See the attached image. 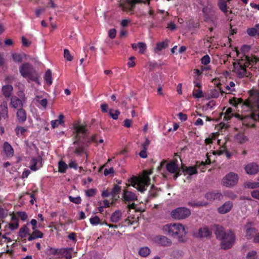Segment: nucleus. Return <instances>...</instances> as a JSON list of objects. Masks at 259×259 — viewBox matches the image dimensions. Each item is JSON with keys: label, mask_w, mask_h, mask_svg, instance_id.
<instances>
[{"label": "nucleus", "mask_w": 259, "mask_h": 259, "mask_svg": "<svg viewBox=\"0 0 259 259\" xmlns=\"http://www.w3.org/2000/svg\"><path fill=\"white\" fill-rule=\"evenodd\" d=\"M247 33L249 36L259 38V24L255 25L253 28L248 29Z\"/></svg>", "instance_id": "412c9836"}, {"label": "nucleus", "mask_w": 259, "mask_h": 259, "mask_svg": "<svg viewBox=\"0 0 259 259\" xmlns=\"http://www.w3.org/2000/svg\"><path fill=\"white\" fill-rule=\"evenodd\" d=\"M224 112V118L226 120H229L232 116L233 114L232 113V109L231 108H228L227 109L224 108L223 110Z\"/></svg>", "instance_id": "58836bf2"}, {"label": "nucleus", "mask_w": 259, "mask_h": 259, "mask_svg": "<svg viewBox=\"0 0 259 259\" xmlns=\"http://www.w3.org/2000/svg\"><path fill=\"white\" fill-rule=\"evenodd\" d=\"M191 214V211L189 209L185 207H178L171 211L170 215L171 217L176 220H183L188 218Z\"/></svg>", "instance_id": "0eeeda50"}, {"label": "nucleus", "mask_w": 259, "mask_h": 259, "mask_svg": "<svg viewBox=\"0 0 259 259\" xmlns=\"http://www.w3.org/2000/svg\"><path fill=\"white\" fill-rule=\"evenodd\" d=\"M194 97L197 98H200L203 97V93L202 90L200 89L194 90L193 93Z\"/></svg>", "instance_id": "5fc2aeb1"}, {"label": "nucleus", "mask_w": 259, "mask_h": 259, "mask_svg": "<svg viewBox=\"0 0 259 259\" xmlns=\"http://www.w3.org/2000/svg\"><path fill=\"white\" fill-rule=\"evenodd\" d=\"M132 47L134 50L138 48L139 49V53L141 54H143L147 49L146 44L142 42H138V44H133L132 45Z\"/></svg>", "instance_id": "4be33fe9"}, {"label": "nucleus", "mask_w": 259, "mask_h": 259, "mask_svg": "<svg viewBox=\"0 0 259 259\" xmlns=\"http://www.w3.org/2000/svg\"><path fill=\"white\" fill-rule=\"evenodd\" d=\"M45 79L48 84L51 85L52 83V72L50 69H48L45 74Z\"/></svg>", "instance_id": "4c0bfd02"}, {"label": "nucleus", "mask_w": 259, "mask_h": 259, "mask_svg": "<svg viewBox=\"0 0 259 259\" xmlns=\"http://www.w3.org/2000/svg\"><path fill=\"white\" fill-rule=\"evenodd\" d=\"M116 34V31L115 29H110L108 31V36L110 38L113 39L115 38Z\"/></svg>", "instance_id": "0e129e2a"}, {"label": "nucleus", "mask_w": 259, "mask_h": 259, "mask_svg": "<svg viewBox=\"0 0 259 259\" xmlns=\"http://www.w3.org/2000/svg\"><path fill=\"white\" fill-rule=\"evenodd\" d=\"M153 172V168L149 169H145L143 171V174L138 177L133 176L128 180V182L131 183V185L136 188L139 191L144 192L146 188L150 184V178L149 176Z\"/></svg>", "instance_id": "f03ea898"}, {"label": "nucleus", "mask_w": 259, "mask_h": 259, "mask_svg": "<svg viewBox=\"0 0 259 259\" xmlns=\"http://www.w3.org/2000/svg\"><path fill=\"white\" fill-rule=\"evenodd\" d=\"M75 136L76 138L78 139L79 141H83V140H84V141H86L85 140V137L86 136V129L85 128L84 126L77 124L75 125Z\"/></svg>", "instance_id": "9b49d317"}, {"label": "nucleus", "mask_w": 259, "mask_h": 259, "mask_svg": "<svg viewBox=\"0 0 259 259\" xmlns=\"http://www.w3.org/2000/svg\"><path fill=\"white\" fill-rule=\"evenodd\" d=\"M68 167L66 163H58V171L61 173H65Z\"/></svg>", "instance_id": "37998d69"}, {"label": "nucleus", "mask_w": 259, "mask_h": 259, "mask_svg": "<svg viewBox=\"0 0 259 259\" xmlns=\"http://www.w3.org/2000/svg\"><path fill=\"white\" fill-rule=\"evenodd\" d=\"M122 217V212L120 210H116L114 212L110 217V221L112 223H117Z\"/></svg>", "instance_id": "a878e982"}, {"label": "nucleus", "mask_w": 259, "mask_h": 259, "mask_svg": "<svg viewBox=\"0 0 259 259\" xmlns=\"http://www.w3.org/2000/svg\"><path fill=\"white\" fill-rule=\"evenodd\" d=\"M214 227V233L217 239H221L225 236L226 234V231H225L224 228L222 226L215 225Z\"/></svg>", "instance_id": "f3484780"}, {"label": "nucleus", "mask_w": 259, "mask_h": 259, "mask_svg": "<svg viewBox=\"0 0 259 259\" xmlns=\"http://www.w3.org/2000/svg\"><path fill=\"white\" fill-rule=\"evenodd\" d=\"M241 119L243 120V122H242L243 124L245 125L246 126H250V125L248 124L247 123H246V121L248 119H249V120L253 119V120H259V113H252L250 114V116L249 117L247 116V117H245L244 118H243L242 117V118H241Z\"/></svg>", "instance_id": "393cba45"}, {"label": "nucleus", "mask_w": 259, "mask_h": 259, "mask_svg": "<svg viewBox=\"0 0 259 259\" xmlns=\"http://www.w3.org/2000/svg\"><path fill=\"white\" fill-rule=\"evenodd\" d=\"M246 259H258V255L256 251L251 250L249 251L246 256Z\"/></svg>", "instance_id": "ea45409f"}, {"label": "nucleus", "mask_w": 259, "mask_h": 259, "mask_svg": "<svg viewBox=\"0 0 259 259\" xmlns=\"http://www.w3.org/2000/svg\"><path fill=\"white\" fill-rule=\"evenodd\" d=\"M253 223L248 222L245 225V237L247 239H250L253 237L255 234L257 232V230L254 227H251L253 226Z\"/></svg>", "instance_id": "f8f14e48"}, {"label": "nucleus", "mask_w": 259, "mask_h": 259, "mask_svg": "<svg viewBox=\"0 0 259 259\" xmlns=\"http://www.w3.org/2000/svg\"><path fill=\"white\" fill-rule=\"evenodd\" d=\"M64 57L67 61H71L72 60V56L67 49L64 50Z\"/></svg>", "instance_id": "864d4df0"}, {"label": "nucleus", "mask_w": 259, "mask_h": 259, "mask_svg": "<svg viewBox=\"0 0 259 259\" xmlns=\"http://www.w3.org/2000/svg\"><path fill=\"white\" fill-rule=\"evenodd\" d=\"M229 0H219V6L220 9L224 12H226L228 11L227 3Z\"/></svg>", "instance_id": "e433bc0d"}, {"label": "nucleus", "mask_w": 259, "mask_h": 259, "mask_svg": "<svg viewBox=\"0 0 259 259\" xmlns=\"http://www.w3.org/2000/svg\"><path fill=\"white\" fill-rule=\"evenodd\" d=\"M188 205L192 207H197L200 206H205L206 204L201 201H190L188 203Z\"/></svg>", "instance_id": "8fccbe9b"}, {"label": "nucleus", "mask_w": 259, "mask_h": 259, "mask_svg": "<svg viewBox=\"0 0 259 259\" xmlns=\"http://www.w3.org/2000/svg\"><path fill=\"white\" fill-rule=\"evenodd\" d=\"M114 173V170L113 167H111L108 168H105L104 169V175L105 176H107L110 174L113 175Z\"/></svg>", "instance_id": "4d7b16f0"}, {"label": "nucleus", "mask_w": 259, "mask_h": 259, "mask_svg": "<svg viewBox=\"0 0 259 259\" xmlns=\"http://www.w3.org/2000/svg\"><path fill=\"white\" fill-rule=\"evenodd\" d=\"M238 176L234 172H229L223 179L222 184L226 187H231L236 185L238 182Z\"/></svg>", "instance_id": "1a4fd4ad"}, {"label": "nucleus", "mask_w": 259, "mask_h": 259, "mask_svg": "<svg viewBox=\"0 0 259 259\" xmlns=\"http://www.w3.org/2000/svg\"><path fill=\"white\" fill-rule=\"evenodd\" d=\"M121 190V187L118 185H114L113 188L112 189L111 191V196L113 198H115L116 199V196L118 195Z\"/></svg>", "instance_id": "473e14b6"}, {"label": "nucleus", "mask_w": 259, "mask_h": 259, "mask_svg": "<svg viewBox=\"0 0 259 259\" xmlns=\"http://www.w3.org/2000/svg\"><path fill=\"white\" fill-rule=\"evenodd\" d=\"M27 235H30L29 229L26 226L24 225L20 229L19 236L21 238H25Z\"/></svg>", "instance_id": "2f4dec72"}, {"label": "nucleus", "mask_w": 259, "mask_h": 259, "mask_svg": "<svg viewBox=\"0 0 259 259\" xmlns=\"http://www.w3.org/2000/svg\"><path fill=\"white\" fill-rule=\"evenodd\" d=\"M249 65V58L247 56H244L241 59L234 62L233 72L239 78L248 76L249 73L246 68Z\"/></svg>", "instance_id": "20e7f679"}, {"label": "nucleus", "mask_w": 259, "mask_h": 259, "mask_svg": "<svg viewBox=\"0 0 259 259\" xmlns=\"http://www.w3.org/2000/svg\"><path fill=\"white\" fill-rule=\"evenodd\" d=\"M245 171L249 175H254L258 171V166L256 163H248L245 167Z\"/></svg>", "instance_id": "4468645a"}, {"label": "nucleus", "mask_w": 259, "mask_h": 259, "mask_svg": "<svg viewBox=\"0 0 259 259\" xmlns=\"http://www.w3.org/2000/svg\"><path fill=\"white\" fill-rule=\"evenodd\" d=\"M182 169L183 170L182 171V174L186 173L187 174L189 175H192L194 174H197V168L196 167H193V166L187 167L183 164Z\"/></svg>", "instance_id": "5701e85b"}, {"label": "nucleus", "mask_w": 259, "mask_h": 259, "mask_svg": "<svg viewBox=\"0 0 259 259\" xmlns=\"http://www.w3.org/2000/svg\"><path fill=\"white\" fill-rule=\"evenodd\" d=\"M205 197L208 200L213 201L214 200H221L223 197L222 193L218 191H212L207 193Z\"/></svg>", "instance_id": "ddd939ff"}, {"label": "nucleus", "mask_w": 259, "mask_h": 259, "mask_svg": "<svg viewBox=\"0 0 259 259\" xmlns=\"http://www.w3.org/2000/svg\"><path fill=\"white\" fill-rule=\"evenodd\" d=\"M226 195L232 200H235L237 198V196L233 192H228L226 194Z\"/></svg>", "instance_id": "680f3d73"}, {"label": "nucleus", "mask_w": 259, "mask_h": 259, "mask_svg": "<svg viewBox=\"0 0 259 259\" xmlns=\"http://www.w3.org/2000/svg\"><path fill=\"white\" fill-rule=\"evenodd\" d=\"M218 136V134H212L211 136V137H209L206 138L205 140V142L207 144H209L210 143H212L213 141H215L217 139V136Z\"/></svg>", "instance_id": "de8ad7c7"}, {"label": "nucleus", "mask_w": 259, "mask_h": 259, "mask_svg": "<svg viewBox=\"0 0 259 259\" xmlns=\"http://www.w3.org/2000/svg\"><path fill=\"white\" fill-rule=\"evenodd\" d=\"M11 105L15 108H20L22 106V101L16 97L11 99Z\"/></svg>", "instance_id": "72a5a7b5"}, {"label": "nucleus", "mask_w": 259, "mask_h": 259, "mask_svg": "<svg viewBox=\"0 0 259 259\" xmlns=\"http://www.w3.org/2000/svg\"><path fill=\"white\" fill-rule=\"evenodd\" d=\"M233 203L228 201L218 208V212L221 214H225L229 212L233 207Z\"/></svg>", "instance_id": "dca6fc26"}, {"label": "nucleus", "mask_w": 259, "mask_h": 259, "mask_svg": "<svg viewBox=\"0 0 259 259\" xmlns=\"http://www.w3.org/2000/svg\"><path fill=\"white\" fill-rule=\"evenodd\" d=\"M204 14L208 17H212L214 15L213 6L211 4H207L203 8Z\"/></svg>", "instance_id": "a211bd4d"}, {"label": "nucleus", "mask_w": 259, "mask_h": 259, "mask_svg": "<svg viewBox=\"0 0 259 259\" xmlns=\"http://www.w3.org/2000/svg\"><path fill=\"white\" fill-rule=\"evenodd\" d=\"M122 198L124 201L127 202L137 200V196L134 193L125 189L123 192Z\"/></svg>", "instance_id": "2eb2a0df"}, {"label": "nucleus", "mask_w": 259, "mask_h": 259, "mask_svg": "<svg viewBox=\"0 0 259 259\" xmlns=\"http://www.w3.org/2000/svg\"><path fill=\"white\" fill-rule=\"evenodd\" d=\"M2 91L5 97H9L13 91V87L11 85H5L3 87Z\"/></svg>", "instance_id": "f704fd0d"}, {"label": "nucleus", "mask_w": 259, "mask_h": 259, "mask_svg": "<svg viewBox=\"0 0 259 259\" xmlns=\"http://www.w3.org/2000/svg\"><path fill=\"white\" fill-rule=\"evenodd\" d=\"M234 87L235 83L233 81H231L229 84L226 87V90L229 92H233L235 90Z\"/></svg>", "instance_id": "e2e57ef3"}, {"label": "nucleus", "mask_w": 259, "mask_h": 259, "mask_svg": "<svg viewBox=\"0 0 259 259\" xmlns=\"http://www.w3.org/2000/svg\"><path fill=\"white\" fill-rule=\"evenodd\" d=\"M220 93H224L223 92L221 91L220 89H215L213 90H212L210 91V95L211 98H217L219 97Z\"/></svg>", "instance_id": "c03bdc74"}, {"label": "nucleus", "mask_w": 259, "mask_h": 259, "mask_svg": "<svg viewBox=\"0 0 259 259\" xmlns=\"http://www.w3.org/2000/svg\"><path fill=\"white\" fill-rule=\"evenodd\" d=\"M235 140L237 142L243 144L248 141V137L243 133H238L235 136Z\"/></svg>", "instance_id": "cd10ccee"}, {"label": "nucleus", "mask_w": 259, "mask_h": 259, "mask_svg": "<svg viewBox=\"0 0 259 259\" xmlns=\"http://www.w3.org/2000/svg\"><path fill=\"white\" fill-rule=\"evenodd\" d=\"M90 222L92 225L95 226L101 223V220L99 217L96 215L90 218Z\"/></svg>", "instance_id": "a18cd8bd"}, {"label": "nucleus", "mask_w": 259, "mask_h": 259, "mask_svg": "<svg viewBox=\"0 0 259 259\" xmlns=\"http://www.w3.org/2000/svg\"><path fill=\"white\" fill-rule=\"evenodd\" d=\"M3 150L5 154L7 157H12L14 154V150L11 145L6 142L4 144Z\"/></svg>", "instance_id": "aec40b11"}, {"label": "nucleus", "mask_w": 259, "mask_h": 259, "mask_svg": "<svg viewBox=\"0 0 259 259\" xmlns=\"http://www.w3.org/2000/svg\"><path fill=\"white\" fill-rule=\"evenodd\" d=\"M17 117L19 122H24L26 119V114L24 110L20 109L17 113Z\"/></svg>", "instance_id": "c756f323"}, {"label": "nucleus", "mask_w": 259, "mask_h": 259, "mask_svg": "<svg viewBox=\"0 0 259 259\" xmlns=\"http://www.w3.org/2000/svg\"><path fill=\"white\" fill-rule=\"evenodd\" d=\"M68 198L70 202H73L76 204H79L81 202V199L80 196L74 197L72 196H69Z\"/></svg>", "instance_id": "49530a36"}, {"label": "nucleus", "mask_w": 259, "mask_h": 259, "mask_svg": "<svg viewBox=\"0 0 259 259\" xmlns=\"http://www.w3.org/2000/svg\"><path fill=\"white\" fill-rule=\"evenodd\" d=\"M64 115L60 114L59 116L58 119L51 121V125L53 128L57 127L59 125L62 124L64 123Z\"/></svg>", "instance_id": "c85d7f7f"}, {"label": "nucleus", "mask_w": 259, "mask_h": 259, "mask_svg": "<svg viewBox=\"0 0 259 259\" xmlns=\"http://www.w3.org/2000/svg\"><path fill=\"white\" fill-rule=\"evenodd\" d=\"M201 61L202 64L207 65L210 62V58L208 55H206L201 58Z\"/></svg>", "instance_id": "6e6d98bb"}, {"label": "nucleus", "mask_w": 259, "mask_h": 259, "mask_svg": "<svg viewBox=\"0 0 259 259\" xmlns=\"http://www.w3.org/2000/svg\"><path fill=\"white\" fill-rule=\"evenodd\" d=\"M97 190L96 189H90L85 191V195L87 197H94L96 195Z\"/></svg>", "instance_id": "3c124183"}, {"label": "nucleus", "mask_w": 259, "mask_h": 259, "mask_svg": "<svg viewBox=\"0 0 259 259\" xmlns=\"http://www.w3.org/2000/svg\"><path fill=\"white\" fill-rule=\"evenodd\" d=\"M72 250V248H69L65 249V250L64 251V253H65V256L66 259H71L72 258V254L70 252H69V250Z\"/></svg>", "instance_id": "bf43d9fd"}, {"label": "nucleus", "mask_w": 259, "mask_h": 259, "mask_svg": "<svg viewBox=\"0 0 259 259\" xmlns=\"http://www.w3.org/2000/svg\"><path fill=\"white\" fill-rule=\"evenodd\" d=\"M17 136L19 137L25 136L27 132V129L22 126H17L15 130Z\"/></svg>", "instance_id": "7c9ffc66"}, {"label": "nucleus", "mask_w": 259, "mask_h": 259, "mask_svg": "<svg viewBox=\"0 0 259 259\" xmlns=\"http://www.w3.org/2000/svg\"><path fill=\"white\" fill-rule=\"evenodd\" d=\"M151 253L150 249L147 246L140 247L138 251L139 254L142 257H147Z\"/></svg>", "instance_id": "bb28decb"}, {"label": "nucleus", "mask_w": 259, "mask_h": 259, "mask_svg": "<svg viewBox=\"0 0 259 259\" xmlns=\"http://www.w3.org/2000/svg\"><path fill=\"white\" fill-rule=\"evenodd\" d=\"M211 235V231L205 226L199 229L198 236L200 238L207 237Z\"/></svg>", "instance_id": "6ab92c4d"}, {"label": "nucleus", "mask_w": 259, "mask_h": 259, "mask_svg": "<svg viewBox=\"0 0 259 259\" xmlns=\"http://www.w3.org/2000/svg\"><path fill=\"white\" fill-rule=\"evenodd\" d=\"M245 187L248 189H254L256 188H259V182H247L245 184Z\"/></svg>", "instance_id": "79ce46f5"}, {"label": "nucleus", "mask_w": 259, "mask_h": 259, "mask_svg": "<svg viewBox=\"0 0 259 259\" xmlns=\"http://www.w3.org/2000/svg\"><path fill=\"white\" fill-rule=\"evenodd\" d=\"M251 196L259 200V190H254L251 193Z\"/></svg>", "instance_id": "774afa93"}, {"label": "nucleus", "mask_w": 259, "mask_h": 259, "mask_svg": "<svg viewBox=\"0 0 259 259\" xmlns=\"http://www.w3.org/2000/svg\"><path fill=\"white\" fill-rule=\"evenodd\" d=\"M109 114L113 119H117L120 114V112L117 110L110 109L109 110Z\"/></svg>", "instance_id": "a19ab883"}, {"label": "nucleus", "mask_w": 259, "mask_h": 259, "mask_svg": "<svg viewBox=\"0 0 259 259\" xmlns=\"http://www.w3.org/2000/svg\"><path fill=\"white\" fill-rule=\"evenodd\" d=\"M199 165H197V167L200 168L202 172H204L205 170L206 167L207 165L210 164L211 163H199Z\"/></svg>", "instance_id": "13d9d810"}, {"label": "nucleus", "mask_w": 259, "mask_h": 259, "mask_svg": "<svg viewBox=\"0 0 259 259\" xmlns=\"http://www.w3.org/2000/svg\"><path fill=\"white\" fill-rule=\"evenodd\" d=\"M19 71L21 75L28 80L38 81V75L33 67L28 63L22 64L19 67Z\"/></svg>", "instance_id": "39448f33"}, {"label": "nucleus", "mask_w": 259, "mask_h": 259, "mask_svg": "<svg viewBox=\"0 0 259 259\" xmlns=\"http://www.w3.org/2000/svg\"><path fill=\"white\" fill-rule=\"evenodd\" d=\"M18 217L22 220L25 221L27 219V214L25 212L21 211L18 212Z\"/></svg>", "instance_id": "052dcab7"}, {"label": "nucleus", "mask_w": 259, "mask_h": 259, "mask_svg": "<svg viewBox=\"0 0 259 259\" xmlns=\"http://www.w3.org/2000/svg\"><path fill=\"white\" fill-rule=\"evenodd\" d=\"M163 230L167 232L169 236L176 238L179 242H185L187 232L183 225L179 223L167 224L163 227Z\"/></svg>", "instance_id": "7ed1b4c3"}, {"label": "nucleus", "mask_w": 259, "mask_h": 259, "mask_svg": "<svg viewBox=\"0 0 259 259\" xmlns=\"http://www.w3.org/2000/svg\"><path fill=\"white\" fill-rule=\"evenodd\" d=\"M37 101L39 102L40 105L42 107H44L45 108H46L47 104H48V101H47L46 99H41V100H39V99L37 100Z\"/></svg>", "instance_id": "338daca9"}, {"label": "nucleus", "mask_w": 259, "mask_h": 259, "mask_svg": "<svg viewBox=\"0 0 259 259\" xmlns=\"http://www.w3.org/2000/svg\"><path fill=\"white\" fill-rule=\"evenodd\" d=\"M8 215V210L0 205V219H4Z\"/></svg>", "instance_id": "09e8293b"}, {"label": "nucleus", "mask_w": 259, "mask_h": 259, "mask_svg": "<svg viewBox=\"0 0 259 259\" xmlns=\"http://www.w3.org/2000/svg\"><path fill=\"white\" fill-rule=\"evenodd\" d=\"M166 168L168 172L174 174V179L176 180L182 174L183 163L179 165L177 163H166Z\"/></svg>", "instance_id": "6e6552de"}, {"label": "nucleus", "mask_w": 259, "mask_h": 259, "mask_svg": "<svg viewBox=\"0 0 259 259\" xmlns=\"http://www.w3.org/2000/svg\"><path fill=\"white\" fill-rule=\"evenodd\" d=\"M168 41L167 40H165L162 42H159L157 44L156 47L155 49L156 51H160L163 49L166 48L168 47Z\"/></svg>", "instance_id": "c9c22d12"}, {"label": "nucleus", "mask_w": 259, "mask_h": 259, "mask_svg": "<svg viewBox=\"0 0 259 259\" xmlns=\"http://www.w3.org/2000/svg\"><path fill=\"white\" fill-rule=\"evenodd\" d=\"M221 248L227 250L231 248L235 244L236 235L231 230H227L225 236L221 239Z\"/></svg>", "instance_id": "423d86ee"}, {"label": "nucleus", "mask_w": 259, "mask_h": 259, "mask_svg": "<svg viewBox=\"0 0 259 259\" xmlns=\"http://www.w3.org/2000/svg\"><path fill=\"white\" fill-rule=\"evenodd\" d=\"M12 57L15 62L20 63L22 61V56L19 54H14L12 55Z\"/></svg>", "instance_id": "603ef678"}, {"label": "nucleus", "mask_w": 259, "mask_h": 259, "mask_svg": "<svg viewBox=\"0 0 259 259\" xmlns=\"http://www.w3.org/2000/svg\"><path fill=\"white\" fill-rule=\"evenodd\" d=\"M68 238L75 242L77 241L76 234L75 232H72L70 233L68 236Z\"/></svg>", "instance_id": "69168bd1"}, {"label": "nucleus", "mask_w": 259, "mask_h": 259, "mask_svg": "<svg viewBox=\"0 0 259 259\" xmlns=\"http://www.w3.org/2000/svg\"><path fill=\"white\" fill-rule=\"evenodd\" d=\"M230 103L236 108L241 106L244 111L254 112L259 109V93L251 92L249 99L244 102L241 98H233L230 100Z\"/></svg>", "instance_id": "f257e3e1"}, {"label": "nucleus", "mask_w": 259, "mask_h": 259, "mask_svg": "<svg viewBox=\"0 0 259 259\" xmlns=\"http://www.w3.org/2000/svg\"><path fill=\"white\" fill-rule=\"evenodd\" d=\"M33 232L29 235L28 238V241H32L37 238H41L44 236V234L38 230H33Z\"/></svg>", "instance_id": "b1692460"}, {"label": "nucleus", "mask_w": 259, "mask_h": 259, "mask_svg": "<svg viewBox=\"0 0 259 259\" xmlns=\"http://www.w3.org/2000/svg\"><path fill=\"white\" fill-rule=\"evenodd\" d=\"M153 240L156 243L163 247H169L172 244L171 239L162 235H157L153 237Z\"/></svg>", "instance_id": "9d476101"}]
</instances>
